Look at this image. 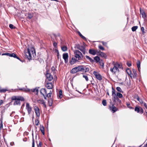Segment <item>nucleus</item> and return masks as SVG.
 <instances>
[{"label": "nucleus", "instance_id": "54", "mask_svg": "<svg viewBox=\"0 0 147 147\" xmlns=\"http://www.w3.org/2000/svg\"><path fill=\"white\" fill-rule=\"evenodd\" d=\"M117 103H118L119 104H120L121 102V100H120L118 98L117 100Z\"/></svg>", "mask_w": 147, "mask_h": 147}, {"label": "nucleus", "instance_id": "10", "mask_svg": "<svg viewBox=\"0 0 147 147\" xmlns=\"http://www.w3.org/2000/svg\"><path fill=\"white\" fill-rule=\"evenodd\" d=\"M68 55L67 53H65L63 55V58L65 61V63H67L68 61Z\"/></svg>", "mask_w": 147, "mask_h": 147}, {"label": "nucleus", "instance_id": "63", "mask_svg": "<svg viewBox=\"0 0 147 147\" xmlns=\"http://www.w3.org/2000/svg\"><path fill=\"white\" fill-rule=\"evenodd\" d=\"M44 97V99H47V97H48V95H46V96H45V95H44V96H43Z\"/></svg>", "mask_w": 147, "mask_h": 147}, {"label": "nucleus", "instance_id": "21", "mask_svg": "<svg viewBox=\"0 0 147 147\" xmlns=\"http://www.w3.org/2000/svg\"><path fill=\"white\" fill-rule=\"evenodd\" d=\"M40 94L43 96H44L45 94H47V91L45 88H42L40 91Z\"/></svg>", "mask_w": 147, "mask_h": 147}, {"label": "nucleus", "instance_id": "41", "mask_svg": "<svg viewBox=\"0 0 147 147\" xmlns=\"http://www.w3.org/2000/svg\"><path fill=\"white\" fill-rule=\"evenodd\" d=\"M7 90L5 89H0V92H1L5 93Z\"/></svg>", "mask_w": 147, "mask_h": 147}, {"label": "nucleus", "instance_id": "29", "mask_svg": "<svg viewBox=\"0 0 147 147\" xmlns=\"http://www.w3.org/2000/svg\"><path fill=\"white\" fill-rule=\"evenodd\" d=\"M33 15L32 13H28V16L27 17L28 19H30L33 17Z\"/></svg>", "mask_w": 147, "mask_h": 147}, {"label": "nucleus", "instance_id": "6", "mask_svg": "<svg viewBox=\"0 0 147 147\" xmlns=\"http://www.w3.org/2000/svg\"><path fill=\"white\" fill-rule=\"evenodd\" d=\"M33 51H31L29 49H27V52L25 53V55L29 60L32 59V53L33 55Z\"/></svg>", "mask_w": 147, "mask_h": 147}, {"label": "nucleus", "instance_id": "36", "mask_svg": "<svg viewBox=\"0 0 147 147\" xmlns=\"http://www.w3.org/2000/svg\"><path fill=\"white\" fill-rule=\"evenodd\" d=\"M117 90L119 92H123L121 88L119 87H117L116 88Z\"/></svg>", "mask_w": 147, "mask_h": 147}, {"label": "nucleus", "instance_id": "20", "mask_svg": "<svg viewBox=\"0 0 147 147\" xmlns=\"http://www.w3.org/2000/svg\"><path fill=\"white\" fill-rule=\"evenodd\" d=\"M10 57H13L15 58H16L20 60V61H21L20 60V58L18 57L17 55L15 54L14 53H10L9 54V56Z\"/></svg>", "mask_w": 147, "mask_h": 147}, {"label": "nucleus", "instance_id": "27", "mask_svg": "<svg viewBox=\"0 0 147 147\" xmlns=\"http://www.w3.org/2000/svg\"><path fill=\"white\" fill-rule=\"evenodd\" d=\"M53 104V100L52 99L50 98L48 100V105L49 106H51Z\"/></svg>", "mask_w": 147, "mask_h": 147}, {"label": "nucleus", "instance_id": "12", "mask_svg": "<svg viewBox=\"0 0 147 147\" xmlns=\"http://www.w3.org/2000/svg\"><path fill=\"white\" fill-rule=\"evenodd\" d=\"M34 109L36 114V115L38 117H39L40 115V113L39 108L35 106L34 107Z\"/></svg>", "mask_w": 147, "mask_h": 147}, {"label": "nucleus", "instance_id": "38", "mask_svg": "<svg viewBox=\"0 0 147 147\" xmlns=\"http://www.w3.org/2000/svg\"><path fill=\"white\" fill-rule=\"evenodd\" d=\"M9 27L11 29H14L16 28L15 26H14L12 24H10L9 25Z\"/></svg>", "mask_w": 147, "mask_h": 147}, {"label": "nucleus", "instance_id": "62", "mask_svg": "<svg viewBox=\"0 0 147 147\" xmlns=\"http://www.w3.org/2000/svg\"><path fill=\"white\" fill-rule=\"evenodd\" d=\"M10 144L11 146H13L14 144V142H12L10 143Z\"/></svg>", "mask_w": 147, "mask_h": 147}, {"label": "nucleus", "instance_id": "35", "mask_svg": "<svg viewBox=\"0 0 147 147\" xmlns=\"http://www.w3.org/2000/svg\"><path fill=\"white\" fill-rule=\"evenodd\" d=\"M126 105H127V107L128 108H129L130 109H134L133 107H131V105L129 103L127 102L126 103Z\"/></svg>", "mask_w": 147, "mask_h": 147}, {"label": "nucleus", "instance_id": "48", "mask_svg": "<svg viewBox=\"0 0 147 147\" xmlns=\"http://www.w3.org/2000/svg\"><path fill=\"white\" fill-rule=\"evenodd\" d=\"M83 77L85 78L86 81H88V77L86 76L83 75Z\"/></svg>", "mask_w": 147, "mask_h": 147}, {"label": "nucleus", "instance_id": "5", "mask_svg": "<svg viewBox=\"0 0 147 147\" xmlns=\"http://www.w3.org/2000/svg\"><path fill=\"white\" fill-rule=\"evenodd\" d=\"M86 58L88 60L91 62L93 63L95 61L96 63L98 62L100 60L98 56H96L94 58V59H92L88 56L86 55Z\"/></svg>", "mask_w": 147, "mask_h": 147}, {"label": "nucleus", "instance_id": "43", "mask_svg": "<svg viewBox=\"0 0 147 147\" xmlns=\"http://www.w3.org/2000/svg\"><path fill=\"white\" fill-rule=\"evenodd\" d=\"M62 91L61 90H60L59 91V97L60 98H61L62 97Z\"/></svg>", "mask_w": 147, "mask_h": 147}, {"label": "nucleus", "instance_id": "28", "mask_svg": "<svg viewBox=\"0 0 147 147\" xmlns=\"http://www.w3.org/2000/svg\"><path fill=\"white\" fill-rule=\"evenodd\" d=\"M61 49L63 51H67V47L66 46H63L61 47Z\"/></svg>", "mask_w": 147, "mask_h": 147}, {"label": "nucleus", "instance_id": "37", "mask_svg": "<svg viewBox=\"0 0 147 147\" xmlns=\"http://www.w3.org/2000/svg\"><path fill=\"white\" fill-rule=\"evenodd\" d=\"M133 72L134 73L133 77L134 78H136L137 77V74L136 73V71L134 69H133Z\"/></svg>", "mask_w": 147, "mask_h": 147}, {"label": "nucleus", "instance_id": "50", "mask_svg": "<svg viewBox=\"0 0 147 147\" xmlns=\"http://www.w3.org/2000/svg\"><path fill=\"white\" fill-rule=\"evenodd\" d=\"M42 145V143L41 142H39V143L38 144H37L38 147H41V146Z\"/></svg>", "mask_w": 147, "mask_h": 147}, {"label": "nucleus", "instance_id": "34", "mask_svg": "<svg viewBox=\"0 0 147 147\" xmlns=\"http://www.w3.org/2000/svg\"><path fill=\"white\" fill-rule=\"evenodd\" d=\"M112 96H113V95H116V91L113 87H112Z\"/></svg>", "mask_w": 147, "mask_h": 147}, {"label": "nucleus", "instance_id": "55", "mask_svg": "<svg viewBox=\"0 0 147 147\" xmlns=\"http://www.w3.org/2000/svg\"><path fill=\"white\" fill-rule=\"evenodd\" d=\"M32 147H34V138L33 137V139H32Z\"/></svg>", "mask_w": 147, "mask_h": 147}, {"label": "nucleus", "instance_id": "2", "mask_svg": "<svg viewBox=\"0 0 147 147\" xmlns=\"http://www.w3.org/2000/svg\"><path fill=\"white\" fill-rule=\"evenodd\" d=\"M113 67L111 68L110 71L113 74H115L117 72H119L118 67L119 66V64L117 63H115L114 62H113Z\"/></svg>", "mask_w": 147, "mask_h": 147}, {"label": "nucleus", "instance_id": "24", "mask_svg": "<svg viewBox=\"0 0 147 147\" xmlns=\"http://www.w3.org/2000/svg\"><path fill=\"white\" fill-rule=\"evenodd\" d=\"M40 130L42 133L43 135H44L45 133V131H44V127L43 125L41 126L40 125Z\"/></svg>", "mask_w": 147, "mask_h": 147}, {"label": "nucleus", "instance_id": "60", "mask_svg": "<svg viewBox=\"0 0 147 147\" xmlns=\"http://www.w3.org/2000/svg\"><path fill=\"white\" fill-rule=\"evenodd\" d=\"M3 103V101L2 100H0V106Z\"/></svg>", "mask_w": 147, "mask_h": 147}, {"label": "nucleus", "instance_id": "9", "mask_svg": "<svg viewBox=\"0 0 147 147\" xmlns=\"http://www.w3.org/2000/svg\"><path fill=\"white\" fill-rule=\"evenodd\" d=\"M49 71L47 70L46 71L47 73L46 74V78L49 81H51L53 79V76L50 74L49 73Z\"/></svg>", "mask_w": 147, "mask_h": 147}, {"label": "nucleus", "instance_id": "14", "mask_svg": "<svg viewBox=\"0 0 147 147\" xmlns=\"http://www.w3.org/2000/svg\"><path fill=\"white\" fill-rule=\"evenodd\" d=\"M109 107L110 109L113 112V113L115 112L118 110V109L115 107L114 104H112V105L111 106H110Z\"/></svg>", "mask_w": 147, "mask_h": 147}, {"label": "nucleus", "instance_id": "57", "mask_svg": "<svg viewBox=\"0 0 147 147\" xmlns=\"http://www.w3.org/2000/svg\"><path fill=\"white\" fill-rule=\"evenodd\" d=\"M134 98L136 99L137 100H139V97L138 95H136L135 96Z\"/></svg>", "mask_w": 147, "mask_h": 147}, {"label": "nucleus", "instance_id": "17", "mask_svg": "<svg viewBox=\"0 0 147 147\" xmlns=\"http://www.w3.org/2000/svg\"><path fill=\"white\" fill-rule=\"evenodd\" d=\"M98 55L102 57H104L105 58H106L107 56L105 53H104L101 52L100 51H99L98 53Z\"/></svg>", "mask_w": 147, "mask_h": 147}, {"label": "nucleus", "instance_id": "4", "mask_svg": "<svg viewBox=\"0 0 147 147\" xmlns=\"http://www.w3.org/2000/svg\"><path fill=\"white\" fill-rule=\"evenodd\" d=\"M85 43H84L83 45H80L79 44H76L75 45L74 48L80 50L84 55H85L86 53V50L85 46Z\"/></svg>", "mask_w": 147, "mask_h": 147}, {"label": "nucleus", "instance_id": "45", "mask_svg": "<svg viewBox=\"0 0 147 147\" xmlns=\"http://www.w3.org/2000/svg\"><path fill=\"white\" fill-rule=\"evenodd\" d=\"M98 48L102 50H105V49L104 47L101 45H99L98 46Z\"/></svg>", "mask_w": 147, "mask_h": 147}, {"label": "nucleus", "instance_id": "56", "mask_svg": "<svg viewBox=\"0 0 147 147\" xmlns=\"http://www.w3.org/2000/svg\"><path fill=\"white\" fill-rule=\"evenodd\" d=\"M137 100L140 102V104H143V102L142 100V99H140V98H139V100Z\"/></svg>", "mask_w": 147, "mask_h": 147}, {"label": "nucleus", "instance_id": "49", "mask_svg": "<svg viewBox=\"0 0 147 147\" xmlns=\"http://www.w3.org/2000/svg\"><path fill=\"white\" fill-rule=\"evenodd\" d=\"M112 96L113 98V99H115L117 100V99L118 98V97H117L116 95H113V96Z\"/></svg>", "mask_w": 147, "mask_h": 147}, {"label": "nucleus", "instance_id": "3", "mask_svg": "<svg viewBox=\"0 0 147 147\" xmlns=\"http://www.w3.org/2000/svg\"><path fill=\"white\" fill-rule=\"evenodd\" d=\"M74 52L75 57L78 61L83 60L84 56L81 52L78 50H75Z\"/></svg>", "mask_w": 147, "mask_h": 147}, {"label": "nucleus", "instance_id": "58", "mask_svg": "<svg viewBox=\"0 0 147 147\" xmlns=\"http://www.w3.org/2000/svg\"><path fill=\"white\" fill-rule=\"evenodd\" d=\"M101 42L103 45L105 46L107 45V43L106 42H104L103 41H102Z\"/></svg>", "mask_w": 147, "mask_h": 147}, {"label": "nucleus", "instance_id": "46", "mask_svg": "<svg viewBox=\"0 0 147 147\" xmlns=\"http://www.w3.org/2000/svg\"><path fill=\"white\" fill-rule=\"evenodd\" d=\"M53 45L55 48H57V43L56 42H54Z\"/></svg>", "mask_w": 147, "mask_h": 147}, {"label": "nucleus", "instance_id": "61", "mask_svg": "<svg viewBox=\"0 0 147 147\" xmlns=\"http://www.w3.org/2000/svg\"><path fill=\"white\" fill-rule=\"evenodd\" d=\"M42 104H43L44 106L45 107V108L46 107V105L45 104V102H43L42 103Z\"/></svg>", "mask_w": 147, "mask_h": 147}, {"label": "nucleus", "instance_id": "7", "mask_svg": "<svg viewBox=\"0 0 147 147\" xmlns=\"http://www.w3.org/2000/svg\"><path fill=\"white\" fill-rule=\"evenodd\" d=\"M93 74L95 76L96 78L98 80L101 81L102 80V76L99 73L96 71H94Z\"/></svg>", "mask_w": 147, "mask_h": 147}, {"label": "nucleus", "instance_id": "53", "mask_svg": "<svg viewBox=\"0 0 147 147\" xmlns=\"http://www.w3.org/2000/svg\"><path fill=\"white\" fill-rule=\"evenodd\" d=\"M127 65H128V66L129 67H130L131 65V62H127Z\"/></svg>", "mask_w": 147, "mask_h": 147}, {"label": "nucleus", "instance_id": "16", "mask_svg": "<svg viewBox=\"0 0 147 147\" xmlns=\"http://www.w3.org/2000/svg\"><path fill=\"white\" fill-rule=\"evenodd\" d=\"M88 52L89 54L93 55H95L96 54V53H98L97 51H96L95 50L92 49H90L89 50Z\"/></svg>", "mask_w": 147, "mask_h": 147}, {"label": "nucleus", "instance_id": "51", "mask_svg": "<svg viewBox=\"0 0 147 147\" xmlns=\"http://www.w3.org/2000/svg\"><path fill=\"white\" fill-rule=\"evenodd\" d=\"M51 94H52V92L51 90H50V92L49 93L47 94V95H48V97H49H49H51Z\"/></svg>", "mask_w": 147, "mask_h": 147}, {"label": "nucleus", "instance_id": "40", "mask_svg": "<svg viewBox=\"0 0 147 147\" xmlns=\"http://www.w3.org/2000/svg\"><path fill=\"white\" fill-rule=\"evenodd\" d=\"M55 51V52L57 53V58H58V59H59V51H58V50L57 49H56Z\"/></svg>", "mask_w": 147, "mask_h": 147}, {"label": "nucleus", "instance_id": "15", "mask_svg": "<svg viewBox=\"0 0 147 147\" xmlns=\"http://www.w3.org/2000/svg\"><path fill=\"white\" fill-rule=\"evenodd\" d=\"M38 88H34L33 89H28L27 91L29 92H34L36 94H37L38 92Z\"/></svg>", "mask_w": 147, "mask_h": 147}, {"label": "nucleus", "instance_id": "59", "mask_svg": "<svg viewBox=\"0 0 147 147\" xmlns=\"http://www.w3.org/2000/svg\"><path fill=\"white\" fill-rule=\"evenodd\" d=\"M143 104H144V106L145 107V108L147 109V104L145 103H143Z\"/></svg>", "mask_w": 147, "mask_h": 147}, {"label": "nucleus", "instance_id": "44", "mask_svg": "<svg viewBox=\"0 0 147 147\" xmlns=\"http://www.w3.org/2000/svg\"><path fill=\"white\" fill-rule=\"evenodd\" d=\"M35 125H38L39 123V121L38 119H36L35 120Z\"/></svg>", "mask_w": 147, "mask_h": 147}, {"label": "nucleus", "instance_id": "52", "mask_svg": "<svg viewBox=\"0 0 147 147\" xmlns=\"http://www.w3.org/2000/svg\"><path fill=\"white\" fill-rule=\"evenodd\" d=\"M9 54H10L9 53H4L2 54V55H5L9 56Z\"/></svg>", "mask_w": 147, "mask_h": 147}, {"label": "nucleus", "instance_id": "32", "mask_svg": "<svg viewBox=\"0 0 147 147\" xmlns=\"http://www.w3.org/2000/svg\"><path fill=\"white\" fill-rule=\"evenodd\" d=\"M138 26H133L131 28V30L133 32H134L137 29Z\"/></svg>", "mask_w": 147, "mask_h": 147}, {"label": "nucleus", "instance_id": "30", "mask_svg": "<svg viewBox=\"0 0 147 147\" xmlns=\"http://www.w3.org/2000/svg\"><path fill=\"white\" fill-rule=\"evenodd\" d=\"M78 34L79 35L82 39H83L84 40H86V38L85 37H84V36H83L80 32H78Z\"/></svg>", "mask_w": 147, "mask_h": 147}, {"label": "nucleus", "instance_id": "42", "mask_svg": "<svg viewBox=\"0 0 147 147\" xmlns=\"http://www.w3.org/2000/svg\"><path fill=\"white\" fill-rule=\"evenodd\" d=\"M102 103L103 105L106 106L107 105L106 100H103L102 101Z\"/></svg>", "mask_w": 147, "mask_h": 147}, {"label": "nucleus", "instance_id": "47", "mask_svg": "<svg viewBox=\"0 0 147 147\" xmlns=\"http://www.w3.org/2000/svg\"><path fill=\"white\" fill-rule=\"evenodd\" d=\"M141 30L142 32V34H144V33H145V32H144V28L143 27H142L141 28Z\"/></svg>", "mask_w": 147, "mask_h": 147}, {"label": "nucleus", "instance_id": "1", "mask_svg": "<svg viewBox=\"0 0 147 147\" xmlns=\"http://www.w3.org/2000/svg\"><path fill=\"white\" fill-rule=\"evenodd\" d=\"M12 101L15 100L13 103L14 105H20V101H23L25 99L24 97L20 96H13L11 98Z\"/></svg>", "mask_w": 147, "mask_h": 147}, {"label": "nucleus", "instance_id": "22", "mask_svg": "<svg viewBox=\"0 0 147 147\" xmlns=\"http://www.w3.org/2000/svg\"><path fill=\"white\" fill-rule=\"evenodd\" d=\"M46 86L47 88L48 89H51L53 87V86L51 83H47L46 85Z\"/></svg>", "mask_w": 147, "mask_h": 147}, {"label": "nucleus", "instance_id": "39", "mask_svg": "<svg viewBox=\"0 0 147 147\" xmlns=\"http://www.w3.org/2000/svg\"><path fill=\"white\" fill-rule=\"evenodd\" d=\"M100 65L101 66H102V67H104V63L102 60H100L99 62Z\"/></svg>", "mask_w": 147, "mask_h": 147}, {"label": "nucleus", "instance_id": "13", "mask_svg": "<svg viewBox=\"0 0 147 147\" xmlns=\"http://www.w3.org/2000/svg\"><path fill=\"white\" fill-rule=\"evenodd\" d=\"M77 62H79V61L74 57H73L70 59L69 63L71 65H72Z\"/></svg>", "mask_w": 147, "mask_h": 147}, {"label": "nucleus", "instance_id": "31", "mask_svg": "<svg viewBox=\"0 0 147 147\" xmlns=\"http://www.w3.org/2000/svg\"><path fill=\"white\" fill-rule=\"evenodd\" d=\"M137 67L138 68V70L140 71V63L139 60L137 61Z\"/></svg>", "mask_w": 147, "mask_h": 147}, {"label": "nucleus", "instance_id": "11", "mask_svg": "<svg viewBox=\"0 0 147 147\" xmlns=\"http://www.w3.org/2000/svg\"><path fill=\"white\" fill-rule=\"evenodd\" d=\"M135 111L141 114H142L144 112V110L142 107H136L135 108Z\"/></svg>", "mask_w": 147, "mask_h": 147}, {"label": "nucleus", "instance_id": "33", "mask_svg": "<svg viewBox=\"0 0 147 147\" xmlns=\"http://www.w3.org/2000/svg\"><path fill=\"white\" fill-rule=\"evenodd\" d=\"M116 95L119 98H121L123 97L122 94L119 92H117Z\"/></svg>", "mask_w": 147, "mask_h": 147}, {"label": "nucleus", "instance_id": "26", "mask_svg": "<svg viewBox=\"0 0 147 147\" xmlns=\"http://www.w3.org/2000/svg\"><path fill=\"white\" fill-rule=\"evenodd\" d=\"M82 70V72H88L89 71V68L88 67H84L83 66V69Z\"/></svg>", "mask_w": 147, "mask_h": 147}, {"label": "nucleus", "instance_id": "8", "mask_svg": "<svg viewBox=\"0 0 147 147\" xmlns=\"http://www.w3.org/2000/svg\"><path fill=\"white\" fill-rule=\"evenodd\" d=\"M26 109L27 111L28 114L30 115L32 111V108L28 103H26Z\"/></svg>", "mask_w": 147, "mask_h": 147}, {"label": "nucleus", "instance_id": "23", "mask_svg": "<svg viewBox=\"0 0 147 147\" xmlns=\"http://www.w3.org/2000/svg\"><path fill=\"white\" fill-rule=\"evenodd\" d=\"M126 71L128 75L130 76L131 77H132V75L133 74H131V70L129 68H127L126 69Z\"/></svg>", "mask_w": 147, "mask_h": 147}, {"label": "nucleus", "instance_id": "18", "mask_svg": "<svg viewBox=\"0 0 147 147\" xmlns=\"http://www.w3.org/2000/svg\"><path fill=\"white\" fill-rule=\"evenodd\" d=\"M140 14L142 15V17L144 19H145L146 18V13L144 10H141V8L140 9Z\"/></svg>", "mask_w": 147, "mask_h": 147}, {"label": "nucleus", "instance_id": "19", "mask_svg": "<svg viewBox=\"0 0 147 147\" xmlns=\"http://www.w3.org/2000/svg\"><path fill=\"white\" fill-rule=\"evenodd\" d=\"M76 68L78 72L80 71L82 72V70H83V66L82 65L78 66V67H76Z\"/></svg>", "mask_w": 147, "mask_h": 147}, {"label": "nucleus", "instance_id": "64", "mask_svg": "<svg viewBox=\"0 0 147 147\" xmlns=\"http://www.w3.org/2000/svg\"><path fill=\"white\" fill-rule=\"evenodd\" d=\"M51 69L53 71V70H55V67H53L52 68H51Z\"/></svg>", "mask_w": 147, "mask_h": 147}, {"label": "nucleus", "instance_id": "25", "mask_svg": "<svg viewBox=\"0 0 147 147\" xmlns=\"http://www.w3.org/2000/svg\"><path fill=\"white\" fill-rule=\"evenodd\" d=\"M77 69H76V67L73 68L70 71V72L72 74H75L77 72Z\"/></svg>", "mask_w": 147, "mask_h": 147}]
</instances>
